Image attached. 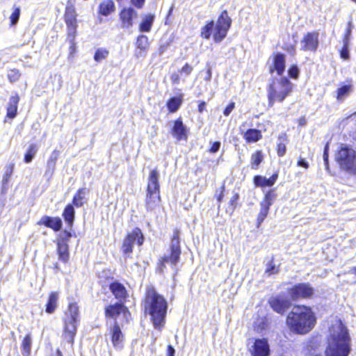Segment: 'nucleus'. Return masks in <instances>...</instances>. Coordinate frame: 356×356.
Here are the masks:
<instances>
[{"instance_id": "obj_48", "label": "nucleus", "mask_w": 356, "mask_h": 356, "mask_svg": "<svg viewBox=\"0 0 356 356\" xmlns=\"http://www.w3.org/2000/svg\"><path fill=\"white\" fill-rule=\"evenodd\" d=\"M289 76L292 79H298L299 76V69L296 65H292L288 70Z\"/></svg>"}, {"instance_id": "obj_6", "label": "nucleus", "mask_w": 356, "mask_h": 356, "mask_svg": "<svg viewBox=\"0 0 356 356\" xmlns=\"http://www.w3.org/2000/svg\"><path fill=\"white\" fill-rule=\"evenodd\" d=\"M79 322V307L76 303H71L63 318L64 325L62 334L63 342L70 344L71 346L74 343Z\"/></svg>"}, {"instance_id": "obj_13", "label": "nucleus", "mask_w": 356, "mask_h": 356, "mask_svg": "<svg viewBox=\"0 0 356 356\" xmlns=\"http://www.w3.org/2000/svg\"><path fill=\"white\" fill-rule=\"evenodd\" d=\"M318 33L314 31L307 33L302 38L300 44L301 49L305 51L315 52L318 47Z\"/></svg>"}, {"instance_id": "obj_31", "label": "nucleus", "mask_w": 356, "mask_h": 356, "mask_svg": "<svg viewBox=\"0 0 356 356\" xmlns=\"http://www.w3.org/2000/svg\"><path fill=\"white\" fill-rule=\"evenodd\" d=\"M74 209L72 204H68L65 208L63 216L64 218L65 221L68 224L70 227L72 226L74 219Z\"/></svg>"}, {"instance_id": "obj_23", "label": "nucleus", "mask_w": 356, "mask_h": 356, "mask_svg": "<svg viewBox=\"0 0 356 356\" xmlns=\"http://www.w3.org/2000/svg\"><path fill=\"white\" fill-rule=\"evenodd\" d=\"M278 178V173H274L270 178L266 177L257 175L254 177V183L257 186L265 187L272 186L275 184Z\"/></svg>"}, {"instance_id": "obj_3", "label": "nucleus", "mask_w": 356, "mask_h": 356, "mask_svg": "<svg viewBox=\"0 0 356 356\" xmlns=\"http://www.w3.org/2000/svg\"><path fill=\"white\" fill-rule=\"evenodd\" d=\"M144 307L145 312L150 315L154 327L161 330L164 326L168 309L165 299L150 289L147 291Z\"/></svg>"}, {"instance_id": "obj_12", "label": "nucleus", "mask_w": 356, "mask_h": 356, "mask_svg": "<svg viewBox=\"0 0 356 356\" xmlns=\"http://www.w3.org/2000/svg\"><path fill=\"white\" fill-rule=\"evenodd\" d=\"M275 197L276 194L274 190H270L266 193L263 200L260 202L261 208L257 220L258 227L268 216L270 207L273 204Z\"/></svg>"}, {"instance_id": "obj_52", "label": "nucleus", "mask_w": 356, "mask_h": 356, "mask_svg": "<svg viewBox=\"0 0 356 356\" xmlns=\"http://www.w3.org/2000/svg\"><path fill=\"white\" fill-rule=\"evenodd\" d=\"M328 149L329 146L327 143L324 148V152H323V160L325 162V165L326 167V169H328Z\"/></svg>"}, {"instance_id": "obj_1", "label": "nucleus", "mask_w": 356, "mask_h": 356, "mask_svg": "<svg viewBox=\"0 0 356 356\" xmlns=\"http://www.w3.org/2000/svg\"><path fill=\"white\" fill-rule=\"evenodd\" d=\"M329 332L325 356H348L351 350L350 337L341 321L335 319Z\"/></svg>"}, {"instance_id": "obj_22", "label": "nucleus", "mask_w": 356, "mask_h": 356, "mask_svg": "<svg viewBox=\"0 0 356 356\" xmlns=\"http://www.w3.org/2000/svg\"><path fill=\"white\" fill-rule=\"evenodd\" d=\"M110 334L111 335V340L113 345L115 347L121 346V343L124 339L123 334L121 331V329L115 321L113 325L110 329Z\"/></svg>"}, {"instance_id": "obj_51", "label": "nucleus", "mask_w": 356, "mask_h": 356, "mask_svg": "<svg viewBox=\"0 0 356 356\" xmlns=\"http://www.w3.org/2000/svg\"><path fill=\"white\" fill-rule=\"evenodd\" d=\"M235 108V103L231 102L224 110L223 114L228 116Z\"/></svg>"}, {"instance_id": "obj_56", "label": "nucleus", "mask_w": 356, "mask_h": 356, "mask_svg": "<svg viewBox=\"0 0 356 356\" xmlns=\"http://www.w3.org/2000/svg\"><path fill=\"white\" fill-rule=\"evenodd\" d=\"M239 198V195L238 193H235L233 197L230 200V204L232 207V209L234 210L236 206V202Z\"/></svg>"}, {"instance_id": "obj_58", "label": "nucleus", "mask_w": 356, "mask_h": 356, "mask_svg": "<svg viewBox=\"0 0 356 356\" xmlns=\"http://www.w3.org/2000/svg\"><path fill=\"white\" fill-rule=\"evenodd\" d=\"M170 79L173 83H178L180 80V76L177 73H173L171 75Z\"/></svg>"}, {"instance_id": "obj_7", "label": "nucleus", "mask_w": 356, "mask_h": 356, "mask_svg": "<svg viewBox=\"0 0 356 356\" xmlns=\"http://www.w3.org/2000/svg\"><path fill=\"white\" fill-rule=\"evenodd\" d=\"M159 177L156 170H152L149 175L145 199V206L149 211L154 209L160 202Z\"/></svg>"}, {"instance_id": "obj_14", "label": "nucleus", "mask_w": 356, "mask_h": 356, "mask_svg": "<svg viewBox=\"0 0 356 356\" xmlns=\"http://www.w3.org/2000/svg\"><path fill=\"white\" fill-rule=\"evenodd\" d=\"M65 20L67 26L68 35L73 38L76 37V13L74 6H67L65 13Z\"/></svg>"}, {"instance_id": "obj_10", "label": "nucleus", "mask_w": 356, "mask_h": 356, "mask_svg": "<svg viewBox=\"0 0 356 356\" xmlns=\"http://www.w3.org/2000/svg\"><path fill=\"white\" fill-rule=\"evenodd\" d=\"M314 289L309 283H300L289 290V294L293 300L311 298Z\"/></svg>"}, {"instance_id": "obj_57", "label": "nucleus", "mask_w": 356, "mask_h": 356, "mask_svg": "<svg viewBox=\"0 0 356 356\" xmlns=\"http://www.w3.org/2000/svg\"><path fill=\"white\" fill-rule=\"evenodd\" d=\"M297 165L300 167L304 168L305 169H308L309 166L308 162L302 158L298 161Z\"/></svg>"}, {"instance_id": "obj_32", "label": "nucleus", "mask_w": 356, "mask_h": 356, "mask_svg": "<svg viewBox=\"0 0 356 356\" xmlns=\"http://www.w3.org/2000/svg\"><path fill=\"white\" fill-rule=\"evenodd\" d=\"M353 92V86L351 84L344 85L339 88L337 91V99L338 101H343L348 97Z\"/></svg>"}, {"instance_id": "obj_27", "label": "nucleus", "mask_w": 356, "mask_h": 356, "mask_svg": "<svg viewBox=\"0 0 356 356\" xmlns=\"http://www.w3.org/2000/svg\"><path fill=\"white\" fill-rule=\"evenodd\" d=\"M110 289L117 299L122 300L126 298L127 291L122 284L114 282L111 284Z\"/></svg>"}, {"instance_id": "obj_21", "label": "nucleus", "mask_w": 356, "mask_h": 356, "mask_svg": "<svg viewBox=\"0 0 356 356\" xmlns=\"http://www.w3.org/2000/svg\"><path fill=\"white\" fill-rule=\"evenodd\" d=\"M285 70V56L283 54L277 53L273 58V65L270 69V73L274 71L277 74L281 76Z\"/></svg>"}, {"instance_id": "obj_26", "label": "nucleus", "mask_w": 356, "mask_h": 356, "mask_svg": "<svg viewBox=\"0 0 356 356\" xmlns=\"http://www.w3.org/2000/svg\"><path fill=\"white\" fill-rule=\"evenodd\" d=\"M115 10V6L113 0H104L99 6V13L102 15L108 16Z\"/></svg>"}, {"instance_id": "obj_59", "label": "nucleus", "mask_w": 356, "mask_h": 356, "mask_svg": "<svg viewBox=\"0 0 356 356\" xmlns=\"http://www.w3.org/2000/svg\"><path fill=\"white\" fill-rule=\"evenodd\" d=\"M71 233L67 231H64L62 234L61 238L60 240H64V241H66L67 243V241L71 237Z\"/></svg>"}, {"instance_id": "obj_8", "label": "nucleus", "mask_w": 356, "mask_h": 356, "mask_svg": "<svg viewBox=\"0 0 356 356\" xmlns=\"http://www.w3.org/2000/svg\"><path fill=\"white\" fill-rule=\"evenodd\" d=\"M179 243V232L175 230L171 240L170 255H165L159 261L158 270L160 273H163L165 264H170L175 269L181 254Z\"/></svg>"}, {"instance_id": "obj_55", "label": "nucleus", "mask_w": 356, "mask_h": 356, "mask_svg": "<svg viewBox=\"0 0 356 356\" xmlns=\"http://www.w3.org/2000/svg\"><path fill=\"white\" fill-rule=\"evenodd\" d=\"M145 0H131V3L137 8H142Z\"/></svg>"}, {"instance_id": "obj_19", "label": "nucleus", "mask_w": 356, "mask_h": 356, "mask_svg": "<svg viewBox=\"0 0 356 356\" xmlns=\"http://www.w3.org/2000/svg\"><path fill=\"white\" fill-rule=\"evenodd\" d=\"M172 134L178 141L187 139V129L180 118L174 121Z\"/></svg>"}, {"instance_id": "obj_54", "label": "nucleus", "mask_w": 356, "mask_h": 356, "mask_svg": "<svg viewBox=\"0 0 356 356\" xmlns=\"http://www.w3.org/2000/svg\"><path fill=\"white\" fill-rule=\"evenodd\" d=\"M59 156H60V152L57 149H54L51 153L48 160L57 162V160H58Z\"/></svg>"}, {"instance_id": "obj_43", "label": "nucleus", "mask_w": 356, "mask_h": 356, "mask_svg": "<svg viewBox=\"0 0 356 356\" xmlns=\"http://www.w3.org/2000/svg\"><path fill=\"white\" fill-rule=\"evenodd\" d=\"M278 272H279V267L277 266L274 264L273 260L271 259L266 264V269H265V274L267 275L268 276H270L272 275L277 274V273H278Z\"/></svg>"}, {"instance_id": "obj_62", "label": "nucleus", "mask_w": 356, "mask_h": 356, "mask_svg": "<svg viewBox=\"0 0 356 356\" xmlns=\"http://www.w3.org/2000/svg\"><path fill=\"white\" fill-rule=\"evenodd\" d=\"M175 349L171 345L168 346V356H174L175 355Z\"/></svg>"}, {"instance_id": "obj_36", "label": "nucleus", "mask_w": 356, "mask_h": 356, "mask_svg": "<svg viewBox=\"0 0 356 356\" xmlns=\"http://www.w3.org/2000/svg\"><path fill=\"white\" fill-rule=\"evenodd\" d=\"M182 103V98L181 97H174L170 98L167 102V106L170 112H176Z\"/></svg>"}, {"instance_id": "obj_11", "label": "nucleus", "mask_w": 356, "mask_h": 356, "mask_svg": "<svg viewBox=\"0 0 356 356\" xmlns=\"http://www.w3.org/2000/svg\"><path fill=\"white\" fill-rule=\"evenodd\" d=\"M144 237L139 228H135L131 233L128 234L122 244V251L124 254H131L133 251V246L135 243L138 245L143 243Z\"/></svg>"}, {"instance_id": "obj_25", "label": "nucleus", "mask_w": 356, "mask_h": 356, "mask_svg": "<svg viewBox=\"0 0 356 356\" xmlns=\"http://www.w3.org/2000/svg\"><path fill=\"white\" fill-rule=\"evenodd\" d=\"M57 252L59 260L65 263L69 259L68 245L64 240H58L57 243Z\"/></svg>"}, {"instance_id": "obj_20", "label": "nucleus", "mask_w": 356, "mask_h": 356, "mask_svg": "<svg viewBox=\"0 0 356 356\" xmlns=\"http://www.w3.org/2000/svg\"><path fill=\"white\" fill-rule=\"evenodd\" d=\"M40 225H44L47 227L51 228L54 231H58L62 227V220L58 217H50L44 216L38 222Z\"/></svg>"}, {"instance_id": "obj_50", "label": "nucleus", "mask_w": 356, "mask_h": 356, "mask_svg": "<svg viewBox=\"0 0 356 356\" xmlns=\"http://www.w3.org/2000/svg\"><path fill=\"white\" fill-rule=\"evenodd\" d=\"M68 38H69L70 44H71V45L70 47V54H69V57L70 58V57H73L74 54L76 52V43L74 42L75 38H73L72 35L70 37L68 35Z\"/></svg>"}, {"instance_id": "obj_41", "label": "nucleus", "mask_w": 356, "mask_h": 356, "mask_svg": "<svg viewBox=\"0 0 356 356\" xmlns=\"http://www.w3.org/2000/svg\"><path fill=\"white\" fill-rule=\"evenodd\" d=\"M263 161V155L260 151L254 152L251 156L252 168L257 169Z\"/></svg>"}, {"instance_id": "obj_28", "label": "nucleus", "mask_w": 356, "mask_h": 356, "mask_svg": "<svg viewBox=\"0 0 356 356\" xmlns=\"http://www.w3.org/2000/svg\"><path fill=\"white\" fill-rule=\"evenodd\" d=\"M19 97L17 95L12 96L10 98L8 106L7 108V116L9 118H14L16 116L17 111V104L19 102Z\"/></svg>"}, {"instance_id": "obj_49", "label": "nucleus", "mask_w": 356, "mask_h": 356, "mask_svg": "<svg viewBox=\"0 0 356 356\" xmlns=\"http://www.w3.org/2000/svg\"><path fill=\"white\" fill-rule=\"evenodd\" d=\"M8 77L11 82H15L19 79L20 74L17 70H12L8 72Z\"/></svg>"}, {"instance_id": "obj_24", "label": "nucleus", "mask_w": 356, "mask_h": 356, "mask_svg": "<svg viewBox=\"0 0 356 356\" xmlns=\"http://www.w3.org/2000/svg\"><path fill=\"white\" fill-rule=\"evenodd\" d=\"M137 50L135 56L138 58L145 56V52L149 47L148 38L146 35H141L137 38L136 40Z\"/></svg>"}, {"instance_id": "obj_46", "label": "nucleus", "mask_w": 356, "mask_h": 356, "mask_svg": "<svg viewBox=\"0 0 356 356\" xmlns=\"http://www.w3.org/2000/svg\"><path fill=\"white\" fill-rule=\"evenodd\" d=\"M56 161L47 160V169L45 171V176L51 177L54 172L56 166Z\"/></svg>"}, {"instance_id": "obj_15", "label": "nucleus", "mask_w": 356, "mask_h": 356, "mask_svg": "<svg viewBox=\"0 0 356 356\" xmlns=\"http://www.w3.org/2000/svg\"><path fill=\"white\" fill-rule=\"evenodd\" d=\"M119 16L122 28L130 29L133 26V20L138 16V13L131 7L124 8L120 11Z\"/></svg>"}, {"instance_id": "obj_18", "label": "nucleus", "mask_w": 356, "mask_h": 356, "mask_svg": "<svg viewBox=\"0 0 356 356\" xmlns=\"http://www.w3.org/2000/svg\"><path fill=\"white\" fill-rule=\"evenodd\" d=\"M122 314L124 318L129 315V312L127 307L122 303H116L111 305L106 308V316L112 318H117L120 315Z\"/></svg>"}, {"instance_id": "obj_45", "label": "nucleus", "mask_w": 356, "mask_h": 356, "mask_svg": "<svg viewBox=\"0 0 356 356\" xmlns=\"http://www.w3.org/2000/svg\"><path fill=\"white\" fill-rule=\"evenodd\" d=\"M13 168H14L13 164H10L6 167V170H5V172H4V175L3 177V179H2L3 187H4L5 185L8 183L10 177L13 172Z\"/></svg>"}, {"instance_id": "obj_42", "label": "nucleus", "mask_w": 356, "mask_h": 356, "mask_svg": "<svg viewBox=\"0 0 356 356\" xmlns=\"http://www.w3.org/2000/svg\"><path fill=\"white\" fill-rule=\"evenodd\" d=\"M321 345V340L318 337H314L309 339L307 343V351L308 353H310V352L314 350H315L318 347H319Z\"/></svg>"}, {"instance_id": "obj_16", "label": "nucleus", "mask_w": 356, "mask_h": 356, "mask_svg": "<svg viewBox=\"0 0 356 356\" xmlns=\"http://www.w3.org/2000/svg\"><path fill=\"white\" fill-rule=\"evenodd\" d=\"M250 350L252 356H268L270 353L268 341L265 339H256Z\"/></svg>"}, {"instance_id": "obj_29", "label": "nucleus", "mask_w": 356, "mask_h": 356, "mask_svg": "<svg viewBox=\"0 0 356 356\" xmlns=\"http://www.w3.org/2000/svg\"><path fill=\"white\" fill-rule=\"evenodd\" d=\"M88 191L86 188H82L78 190L77 193L73 197L72 203L76 207H81L84 204L86 196L88 194Z\"/></svg>"}, {"instance_id": "obj_17", "label": "nucleus", "mask_w": 356, "mask_h": 356, "mask_svg": "<svg viewBox=\"0 0 356 356\" xmlns=\"http://www.w3.org/2000/svg\"><path fill=\"white\" fill-rule=\"evenodd\" d=\"M271 308L278 314H282L290 306L291 302L282 296L273 297L269 300Z\"/></svg>"}, {"instance_id": "obj_39", "label": "nucleus", "mask_w": 356, "mask_h": 356, "mask_svg": "<svg viewBox=\"0 0 356 356\" xmlns=\"http://www.w3.org/2000/svg\"><path fill=\"white\" fill-rule=\"evenodd\" d=\"M31 344H32V339L30 334H28L24 339L22 341V349L23 354H26L27 356L29 355L31 350Z\"/></svg>"}, {"instance_id": "obj_2", "label": "nucleus", "mask_w": 356, "mask_h": 356, "mask_svg": "<svg viewBox=\"0 0 356 356\" xmlns=\"http://www.w3.org/2000/svg\"><path fill=\"white\" fill-rule=\"evenodd\" d=\"M286 323L293 332L305 334L314 328L316 316L309 307L296 305L288 314Z\"/></svg>"}, {"instance_id": "obj_4", "label": "nucleus", "mask_w": 356, "mask_h": 356, "mask_svg": "<svg viewBox=\"0 0 356 356\" xmlns=\"http://www.w3.org/2000/svg\"><path fill=\"white\" fill-rule=\"evenodd\" d=\"M293 88V84L286 77L273 78L267 88L268 106L272 107L275 102H282Z\"/></svg>"}, {"instance_id": "obj_40", "label": "nucleus", "mask_w": 356, "mask_h": 356, "mask_svg": "<svg viewBox=\"0 0 356 356\" xmlns=\"http://www.w3.org/2000/svg\"><path fill=\"white\" fill-rule=\"evenodd\" d=\"M109 54V51L105 48H98L94 55V60L96 62H101L106 59Z\"/></svg>"}, {"instance_id": "obj_64", "label": "nucleus", "mask_w": 356, "mask_h": 356, "mask_svg": "<svg viewBox=\"0 0 356 356\" xmlns=\"http://www.w3.org/2000/svg\"><path fill=\"white\" fill-rule=\"evenodd\" d=\"M350 273H354L356 275V267H353L350 270Z\"/></svg>"}, {"instance_id": "obj_44", "label": "nucleus", "mask_w": 356, "mask_h": 356, "mask_svg": "<svg viewBox=\"0 0 356 356\" xmlns=\"http://www.w3.org/2000/svg\"><path fill=\"white\" fill-rule=\"evenodd\" d=\"M13 9L14 10L10 17V23L12 26H14L17 23L20 16V8L14 5Z\"/></svg>"}, {"instance_id": "obj_33", "label": "nucleus", "mask_w": 356, "mask_h": 356, "mask_svg": "<svg viewBox=\"0 0 356 356\" xmlns=\"http://www.w3.org/2000/svg\"><path fill=\"white\" fill-rule=\"evenodd\" d=\"M154 16L153 15H147L141 22L139 30L141 32H149L151 30Z\"/></svg>"}, {"instance_id": "obj_38", "label": "nucleus", "mask_w": 356, "mask_h": 356, "mask_svg": "<svg viewBox=\"0 0 356 356\" xmlns=\"http://www.w3.org/2000/svg\"><path fill=\"white\" fill-rule=\"evenodd\" d=\"M38 152V147L35 144H31L25 154L24 161L27 163L31 162Z\"/></svg>"}, {"instance_id": "obj_61", "label": "nucleus", "mask_w": 356, "mask_h": 356, "mask_svg": "<svg viewBox=\"0 0 356 356\" xmlns=\"http://www.w3.org/2000/svg\"><path fill=\"white\" fill-rule=\"evenodd\" d=\"M224 189H225V187L224 186H222L221 188V191L220 192V194L217 196V200H218V202L219 204H220V202H222V199H223V197H224Z\"/></svg>"}, {"instance_id": "obj_37", "label": "nucleus", "mask_w": 356, "mask_h": 356, "mask_svg": "<svg viewBox=\"0 0 356 356\" xmlns=\"http://www.w3.org/2000/svg\"><path fill=\"white\" fill-rule=\"evenodd\" d=\"M351 23H348V28L347 29L345 38L343 40V47L341 51V56L343 59H348L349 58V53H348V37L350 34L351 29H350Z\"/></svg>"}, {"instance_id": "obj_9", "label": "nucleus", "mask_w": 356, "mask_h": 356, "mask_svg": "<svg viewBox=\"0 0 356 356\" xmlns=\"http://www.w3.org/2000/svg\"><path fill=\"white\" fill-rule=\"evenodd\" d=\"M337 160L343 170L356 175V151L348 147H342L339 151Z\"/></svg>"}, {"instance_id": "obj_63", "label": "nucleus", "mask_w": 356, "mask_h": 356, "mask_svg": "<svg viewBox=\"0 0 356 356\" xmlns=\"http://www.w3.org/2000/svg\"><path fill=\"white\" fill-rule=\"evenodd\" d=\"M205 106H206V103L204 102H202L199 106H198V110H199V112L200 113H202L203 111L204 110L205 108Z\"/></svg>"}, {"instance_id": "obj_53", "label": "nucleus", "mask_w": 356, "mask_h": 356, "mask_svg": "<svg viewBox=\"0 0 356 356\" xmlns=\"http://www.w3.org/2000/svg\"><path fill=\"white\" fill-rule=\"evenodd\" d=\"M220 143L218 142V141H216V142H213L212 144H211V148L209 149V152L210 153H216L217 152L220 147Z\"/></svg>"}, {"instance_id": "obj_47", "label": "nucleus", "mask_w": 356, "mask_h": 356, "mask_svg": "<svg viewBox=\"0 0 356 356\" xmlns=\"http://www.w3.org/2000/svg\"><path fill=\"white\" fill-rule=\"evenodd\" d=\"M193 70V67L188 63H186L181 69L179 71L181 76L184 77L188 76L191 74Z\"/></svg>"}, {"instance_id": "obj_35", "label": "nucleus", "mask_w": 356, "mask_h": 356, "mask_svg": "<svg viewBox=\"0 0 356 356\" xmlns=\"http://www.w3.org/2000/svg\"><path fill=\"white\" fill-rule=\"evenodd\" d=\"M287 137L286 134H282L278 137V143L277 145V153L279 156H283L286 153V143Z\"/></svg>"}, {"instance_id": "obj_30", "label": "nucleus", "mask_w": 356, "mask_h": 356, "mask_svg": "<svg viewBox=\"0 0 356 356\" xmlns=\"http://www.w3.org/2000/svg\"><path fill=\"white\" fill-rule=\"evenodd\" d=\"M58 299V294L56 292L50 293L47 305L46 312L49 314H52L57 307V301Z\"/></svg>"}, {"instance_id": "obj_34", "label": "nucleus", "mask_w": 356, "mask_h": 356, "mask_svg": "<svg viewBox=\"0 0 356 356\" xmlns=\"http://www.w3.org/2000/svg\"><path fill=\"white\" fill-rule=\"evenodd\" d=\"M261 137L259 131L254 129H248L244 134V138L248 143H255L258 141Z\"/></svg>"}, {"instance_id": "obj_60", "label": "nucleus", "mask_w": 356, "mask_h": 356, "mask_svg": "<svg viewBox=\"0 0 356 356\" xmlns=\"http://www.w3.org/2000/svg\"><path fill=\"white\" fill-rule=\"evenodd\" d=\"M212 73H211V67H209L207 71V74L204 77V80L207 81H210L211 79Z\"/></svg>"}, {"instance_id": "obj_5", "label": "nucleus", "mask_w": 356, "mask_h": 356, "mask_svg": "<svg viewBox=\"0 0 356 356\" xmlns=\"http://www.w3.org/2000/svg\"><path fill=\"white\" fill-rule=\"evenodd\" d=\"M231 24L232 19L229 17L227 11L223 10L218 17L215 29L213 21L208 22L202 28L201 36L208 40L214 30L213 40L216 42H220L226 37Z\"/></svg>"}]
</instances>
